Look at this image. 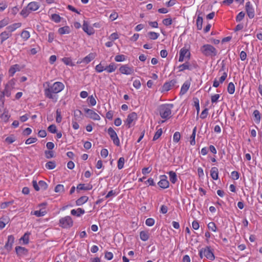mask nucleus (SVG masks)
Returning <instances> with one entry per match:
<instances>
[{"mask_svg":"<svg viewBox=\"0 0 262 262\" xmlns=\"http://www.w3.org/2000/svg\"><path fill=\"white\" fill-rule=\"evenodd\" d=\"M15 251L19 256L26 255L28 254V250L25 247L17 246L15 247Z\"/></svg>","mask_w":262,"mask_h":262,"instance_id":"2eb2a0df","label":"nucleus"},{"mask_svg":"<svg viewBox=\"0 0 262 262\" xmlns=\"http://www.w3.org/2000/svg\"><path fill=\"white\" fill-rule=\"evenodd\" d=\"M253 115L254 117V121L256 123H259L260 121V115L258 110H255L253 112Z\"/></svg>","mask_w":262,"mask_h":262,"instance_id":"bb28decb","label":"nucleus"},{"mask_svg":"<svg viewBox=\"0 0 262 262\" xmlns=\"http://www.w3.org/2000/svg\"><path fill=\"white\" fill-rule=\"evenodd\" d=\"M14 241V237L12 235H9L8 237V241L6 243L4 248L9 252L11 249L13 245V244Z\"/></svg>","mask_w":262,"mask_h":262,"instance_id":"4468645a","label":"nucleus"},{"mask_svg":"<svg viewBox=\"0 0 262 262\" xmlns=\"http://www.w3.org/2000/svg\"><path fill=\"white\" fill-rule=\"evenodd\" d=\"M245 13L243 11L239 12L236 17V21L237 22L241 21L245 16Z\"/></svg>","mask_w":262,"mask_h":262,"instance_id":"5fc2aeb1","label":"nucleus"},{"mask_svg":"<svg viewBox=\"0 0 262 262\" xmlns=\"http://www.w3.org/2000/svg\"><path fill=\"white\" fill-rule=\"evenodd\" d=\"M204 255L208 259L212 260L214 259V255L211 251L210 247H207L206 248L203 249Z\"/></svg>","mask_w":262,"mask_h":262,"instance_id":"ddd939ff","label":"nucleus"},{"mask_svg":"<svg viewBox=\"0 0 262 262\" xmlns=\"http://www.w3.org/2000/svg\"><path fill=\"white\" fill-rule=\"evenodd\" d=\"M17 71H19V66L15 64L10 69L9 72L11 76H13Z\"/></svg>","mask_w":262,"mask_h":262,"instance_id":"c9c22d12","label":"nucleus"},{"mask_svg":"<svg viewBox=\"0 0 262 262\" xmlns=\"http://www.w3.org/2000/svg\"><path fill=\"white\" fill-rule=\"evenodd\" d=\"M107 133L110 135L111 139L113 140L114 144L117 146H119L120 145V140L114 129L111 127H109L107 130Z\"/></svg>","mask_w":262,"mask_h":262,"instance_id":"20e7f679","label":"nucleus"},{"mask_svg":"<svg viewBox=\"0 0 262 262\" xmlns=\"http://www.w3.org/2000/svg\"><path fill=\"white\" fill-rule=\"evenodd\" d=\"M56 167L55 162L54 161H49L46 164V167L48 169H53Z\"/></svg>","mask_w":262,"mask_h":262,"instance_id":"e433bc0d","label":"nucleus"},{"mask_svg":"<svg viewBox=\"0 0 262 262\" xmlns=\"http://www.w3.org/2000/svg\"><path fill=\"white\" fill-rule=\"evenodd\" d=\"M62 117L61 116V112L59 109H57L56 111V121L57 123H60L61 122Z\"/></svg>","mask_w":262,"mask_h":262,"instance_id":"3c124183","label":"nucleus"},{"mask_svg":"<svg viewBox=\"0 0 262 262\" xmlns=\"http://www.w3.org/2000/svg\"><path fill=\"white\" fill-rule=\"evenodd\" d=\"M148 35L151 39L155 40L158 38L159 34L154 32H149Z\"/></svg>","mask_w":262,"mask_h":262,"instance_id":"ea45409f","label":"nucleus"},{"mask_svg":"<svg viewBox=\"0 0 262 262\" xmlns=\"http://www.w3.org/2000/svg\"><path fill=\"white\" fill-rule=\"evenodd\" d=\"M70 32V28L68 26H65L59 28L58 33L60 34H68Z\"/></svg>","mask_w":262,"mask_h":262,"instance_id":"c85d7f7f","label":"nucleus"},{"mask_svg":"<svg viewBox=\"0 0 262 262\" xmlns=\"http://www.w3.org/2000/svg\"><path fill=\"white\" fill-rule=\"evenodd\" d=\"M9 23L8 18H6L0 21V28L7 26Z\"/></svg>","mask_w":262,"mask_h":262,"instance_id":"8fccbe9b","label":"nucleus"},{"mask_svg":"<svg viewBox=\"0 0 262 262\" xmlns=\"http://www.w3.org/2000/svg\"><path fill=\"white\" fill-rule=\"evenodd\" d=\"M227 91L230 94H233L235 92V86L233 82H230L227 87Z\"/></svg>","mask_w":262,"mask_h":262,"instance_id":"72a5a7b5","label":"nucleus"},{"mask_svg":"<svg viewBox=\"0 0 262 262\" xmlns=\"http://www.w3.org/2000/svg\"><path fill=\"white\" fill-rule=\"evenodd\" d=\"M10 116L9 115L8 111L5 110L4 113L1 115V118L4 122H6L8 121Z\"/></svg>","mask_w":262,"mask_h":262,"instance_id":"cd10ccee","label":"nucleus"},{"mask_svg":"<svg viewBox=\"0 0 262 262\" xmlns=\"http://www.w3.org/2000/svg\"><path fill=\"white\" fill-rule=\"evenodd\" d=\"M62 61L64 62L66 65L72 66V60L70 58L68 57H64L62 59Z\"/></svg>","mask_w":262,"mask_h":262,"instance_id":"4d7b16f0","label":"nucleus"},{"mask_svg":"<svg viewBox=\"0 0 262 262\" xmlns=\"http://www.w3.org/2000/svg\"><path fill=\"white\" fill-rule=\"evenodd\" d=\"M59 223L62 227L70 228L72 226L73 222L71 216H67L61 218L59 220Z\"/></svg>","mask_w":262,"mask_h":262,"instance_id":"39448f33","label":"nucleus"},{"mask_svg":"<svg viewBox=\"0 0 262 262\" xmlns=\"http://www.w3.org/2000/svg\"><path fill=\"white\" fill-rule=\"evenodd\" d=\"M88 100H89L90 104H91V105L94 106L96 105V101L93 96H91L89 97Z\"/></svg>","mask_w":262,"mask_h":262,"instance_id":"338daca9","label":"nucleus"},{"mask_svg":"<svg viewBox=\"0 0 262 262\" xmlns=\"http://www.w3.org/2000/svg\"><path fill=\"white\" fill-rule=\"evenodd\" d=\"M178 68H179V71H183L185 70H190V65L187 62L180 65Z\"/></svg>","mask_w":262,"mask_h":262,"instance_id":"2f4dec72","label":"nucleus"},{"mask_svg":"<svg viewBox=\"0 0 262 262\" xmlns=\"http://www.w3.org/2000/svg\"><path fill=\"white\" fill-rule=\"evenodd\" d=\"M48 130L51 133H56V131H57V129H56V126L54 124H52V125H50L48 128Z\"/></svg>","mask_w":262,"mask_h":262,"instance_id":"6e6d98bb","label":"nucleus"},{"mask_svg":"<svg viewBox=\"0 0 262 262\" xmlns=\"http://www.w3.org/2000/svg\"><path fill=\"white\" fill-rule=\"evenodd\" d=\"M162 133V130L161 128L158 129V130L156 132V133H155V134L154 136V138L152 139L153 141H156L158 139H159V138H160V137L161 136Z\"/></svg>","mask_w":262,"mask_h":262,"instance_id":"a18cd8bd","label":"nucleus"},{"mask_svg":"<svg viewBox=\"0 0 262 262\" xmlns=\"http://www.w3.org/2000/svg\"><path fill=\"white\" fill-rule=\"evenodd\" d=\"M45 211H42L41 210H36L33 212V214L38 217L42 216L45 215Z\"/></svg>","mask_w":262,"mask_h":262,"instance_id":"bf43d9fd","label":"nucleus"},{"mask_svg":"<svg viewBox=\"0 0 262 262\" xmlns=\"http://www.w3.org/2000/svg\"><path fill=\"white\" fill-rule=\"evenodd\" d=\"M37 139L36 138H29L26 140L25 143L26 144H30L31 143H34L37 141Z\"/></svg>","mask_w":262,"mask_h":262,"instance_id":"13d9d810","label":"nucleus"},{"mask_svg":"<svg viewBox=\"0 0 262 262\" xmlns=\"http://www.w3.org/2000/svg\"><path fill=\"white\" fill-rule=\"evenodd\" d=\"M190 83L189 81H185L181 87L180 94L182 95L185 94L188 90Z\"/></svg>","mask_w":262,"mask_h":262,"instance_id":"aec40b11","label":"nucleus"},{"mask_svg":"<svg viewBox=\"0 0 262 262\" xmlns=\"http://www.w3.org/2000/svg\"><path fill=\"white\" fill-rule=\"evenodd\" d=\"M137 119V115L135 112H132L128 114L125 123L128 128L131 127L132 123Z\"/></svg>","mask_w":262,"mask_h":262,"instance_id":"423d86ee","label":"nucleus"},{"mask_svg":"<svg viewBox=\"0 0 262 262\" xmlns=\"http://www.w3.org/2000/svg\"><path fill=\"white\" fill-rule=\"evenodd\" d=\"M30 12L31 11L29 9H28V6H27L26 7L23 8V9L21 11L20 14L24 17H26Z\"/></svg>","mask_w":262,"mask_h":262,"instance_id":"4c0bfd02","label":"nucleus"},{"mask_svg":"<svg viewBox=\"0 0 262 262\" xmlns=\"http://www.w3.org/2000/svg\"><path fill=\"white\" fill-rule=\"evenodd\" d=\"M170 182L174 184L177 181V176L175 172L170 171L168 172Z\"/></svg>","mask_w":262,"mask_h":262,"instance_id":"393cba45","label":"nucleus"},{"mask_svg":"<svg viewBox=\"0 0 262 262\" xmlns=\"http://www.w3.org/2000/svg\"><path fill=\"white\" fill-rule=\"evenodd\" d=\"M140 237L143 241H146L149 237V233L147 231H142L140 233Z\"/></svg>","mask_w":262,"mask_h":262,"instance_id":"b1692460","label":"nucleus"},{"mask_svg":"<svg viewBox=\"0 0 262 262\" xmlns=\"http://www.w3.org/2000/svg\"><path fill=\"white\" fill-rule=\"evenodd\" d=\"M76 188H77V191L81 190H90V189H91V188H89L88 187H85V185L84 184H78V186H77Z\"/></svg>","mask_w":262,"mask_h":262,"instance_id":"de8ad7c7","label":"nucleus"},{"mask_svg":"<svg viewBox=\"0 0 262 262\" xmlns=\"http://www.w3.org/2000/svg\"><path fill=\"white\" fill-rule=\"evenodd\" d=\"M203 25V18L200 16H198L196 19V27L197 29L199 30H201L202 28Z\"/></svg>","mask_w":262,"mask_h":262,"instance_id":"473e14b6","label":"nucleus"},{"mask_svg":"<svg viewBox=\"0 0 262 262\" xmlns=\"http://www.w3.org/2000/svg\"><path fill=\"white\" fill-rule=\"evenodd\" d=\"M196 132V127L195 126L193 129L192 134L190 137L191 140H190V143L191 145H194L195 144V138Z\"/></svg>","mask_w":262,"mask_h":262,"instance_id":"c756f323","label":"nucleus"},{"mask_svg":"<svg viewBox=\"0 0 262 262\" xmlns=\"http://www.w3.org/2000/svg\"><path fill=\"white\" fill-rule=\"evenodd\" d=\"M173 107V105L172 104H164L160 105L158 110L161 117L165 119L170 118L172 116L171 110Z\"/></svg>","mask_w":262,"mask_h":262,"instance_id":"f03ea898","label":"nucleus"},{"mask_svg":"<svg viewBox=\"0 0 262 262\" xmlns=\"http://www.w3.org/2000/svg\"><path fill=\"white\" fill-rule=\"evenodd\" d=\"M13 202H14L13 201H10L2 203L1 205V208L2 209H5L7 207H8V206H9L10 205H12L13 203Z\"/></svg>","mask_w":262,"mask_h":262,"instance_id":"49530a36","label":"nucleus"},{"mask_svg":"<svg viewBox=\"0 0 262 262\" xmlns=\"http://www.w3.org/2000/svg\"><path fill=\"white\" fill-rule=\"evenodd\" d=\"M180 138H181V135H180V133L178 132H176L174 134L173 136V141L176 143H178L180 141Z\"/></svg>","mask_w":262,"mask_h":262,"instance_id":"09e8293b","label":"nucleus"},{"mask_svg":"<svg viewBox=\"0 0 262 262\" xmlns=\"http://www.w3.org/2000/svg\"><path fill=\"white\" fill-rule=\"evenodd\" d=\"M85 213L84 209L78 208L77 210L73 209L71 211V213L73 215L76 216H80L81 214H83Z\"/></svg>","mask_w":262,"mask_h":262,"instance_id":"4be33fe9","label":"nucleus"},{"mask_svg":"<svg viewBox=\"0 0 262 262\" xmlns=\"http://www.w3.org/2000/svg\"><path fill=\"white\" fill-rule=\"evenodd\" d=\"M115 59L117 62L123 61L125 60V56L123 55H118L115 56Z\"/></svg>","mask_w":262,"mask_h":262,"instance_id":"0e129e2a","label":"nucleus"},{"mask_svg":"<svg viewBox=\"0 0 262 262\" xmlns=\"http://www.w3.org/2000/svg\"><path fill=\"white\" fill-rule=\"evenodd\" d=\"M46 157L48 159L52 158L54 157V153L53 151L51 150H46L45 151Z\"/></svg>","mask_w":262,"mask_h":262,"instance_id":"69168bd1","label":"nucleus"},{"mask_svg":"<svg viewBox=\"0 0 262 262\" xmlns=\"http://www.w3.org/2000/svg\"><path fill=\"white\" fill-rule=\"evenodd\" d=\"M28 9H29L31 12L37 10L39 8V5L38 2H32L28 4L27 5Z\"/></svg>","mask_w":262,"mask_h":262,"instance_id":"f3484780","label":"nucleus"},{"mask_svg":"<svg viewBox=\"0 0 262 262\" xmlns=\"http://www.w3.org/2000/svg\"><path fill=\"white\" fill-rule=\"evenodd\" d=\"M94 56L93 54H90L86 57H85L82 60V62L84 63H88L91 62L94 59Z\"/></svg>","mask_w":262,"mask_h":262,"instance_id":"7c9ffc66","label":"nucleus"},{"mask_svg":"<svg viewBox=\"0 0 262 262\" xmlns=\"http://www.w3.org/2000/svg\"><path fill=\"white\" fill-rule=\"evenodd\" d=\"M245 8L249 17L250 18H253L254 17L255 12L254 8L250 2H248L246 3Z\"/></svg>","mask_w":262,"mask_h":262,"instance_id":"0eeeda50","label":"nucleus"},{"mask_svg":"<svg viewBox=\"0 0 262 262\" xmlns=\"http://www.w3.org/2000/svg\"><path fill=\"white\" fill-rule=\"evenodd\" d=\"M95 70L97 72L101 73L105 70V68H104L101 63H99L96 66Z\"/></svg>","mask_w":262,"mask_h":262,"instance_id":"052dcab7","label":"nucleus"},{"mask_svg":"<svg viewBox=\"0 0 262 262\" xmlns=\"http://www.w3.org/2000/svg\"><path fill=\"white\" fill-rule=\"evenodd\" d=\"M231 178L234 180L238 179L239 177V173L236 171H233L231 172Z\"/></svg>","mask_w":262,"mask_h":262,"instance_id":"e2e57ef3","label":"nucleus"},{"mask_svg":"<svg viewBox=\"0 0 262 262\" xmlns=\"http://www.w3.org/2000/svg\"><path fill=\"white\" fill-rule=\"evenodd\" d=\"M161 180L158 182L159 186L162 188H167L169 187V182L167 180V177L165 175H162L160 177Z\"/></svg>","mask_w":262,"mask_h":262,"instance_id":"f8f14e48","label":"nucleus"},{"mask_svg":"<svg viewBox=\"0 0 262 262\" xmlns=\"http://www.w3.org/2000/svg\"><path fill=\"white\" fill-rule=\"evenodd\" d=\"M177 83V80L176 79H172L169 82H165L163 86V91H168L174 86Z\"/></svg>","mask_w":262,"mask_h":262,"instance_id":"9b49d317","label":"nucleus"},{"mask_svg":"<svg viewBox=\"0 0 262 262\" xmlns=\"http://www.w3.org/2000/svg\"><path fill=\"white\" fill-rule=\"evenodd\" d=\"M117 67L114 63H111L109 66L105 68V71H106L108 73H112L115 71Z\"/></svg>","mask_w":262,"mask_h":262,"instance_id":"a878e982","label":"nucleus"},{"mask_svg":"<svg viewBox=\"0 0 262 262\" xmlns=\"http://www.w3.org/2000/svg\"><path fill=\"white\" fill-rule=\"evenodd\" d=\"M64 84L60 82H56L49 88L45 89V95L50 99H53V94H56L61 92L64 89Z\"/></svg>","mask_w":262,"mask_h":262,"instance_id":"f257e3e1","label":"nucleus"},{"mask_svg":"<svg viewBox=\"0 0 262 262\" xmlns=\"http://www.w3.org/2000/svg\"><path fill=\"white\" fill-rule=\"evenodd\" d=\"M163 23L165 26H169L172 24V19L171 18H167L163 20Z\"/></svg>","mask_w":262,"mask_h":262,"instance_id":"774afa93","label":"nucleus"},{"mask_svg":"<svg viewBox=\"0 0 262 262\" xmlns=\"http://www.w3.org/2000/svg\"><path fill=\"white\" fill-rule=\"evenodd\" d=\"M21 24L20 23H17L13 24L6 28V30L8 32L11 33L12 32L14 31L17 28H19L21 27Z\"/></svg>","mask_w":262,"mask_h":262,"instance_id":"dca6fc26","label":"nucleus"},{"mask_svg":"<svg viewBox=\"0 0 262 262\" xmlns=\"http://www.w3.org/2000/svg\"><path fill=\"white\" fill-rule=\"evenodd\" d=\"M51 19L55 23H59L61 20V17L57 14H53L51 15Z\"/></svg>","mask_w":262,"mask_h":262,"instance_id":"37998d69","label":"nucleus"},{"mask_svg":"<svg viewBox=\"0 0 262 262\" xmlns=\"http://www.w3.org/2000/svg\"><path fill=\"white\" fill-rule=\"evenodd\" d=\"M119 71L122 74L125 75H130L134 73L133 68L129 67L127 64L121 66Z\"/></svg>","mask_w":262,"mask_h":262,"instance_id":"6e6552de","label":"nucleus"},{"mask_svg":"<svg viewBox=\"0 0 262 262\" xmlns=\"http://www.w3.org/2000/svg\"><path fill=\"white\" fill-rule=\"evenodd\" d=\"M30 233L26 232L24 234L23 237H21L20 240H23L25 244H27L29 243V236Z\"/></svg>","mask_w":262,"mask_h":262,"instance_id":"a19ab883","label":"nucleus"},{"mask_svg":"<svg viewBox=\"0 0 262 262\" xmlns=\"http://www.w3.org/2000/svg\"><path fill=\"white\" fill-rule=\"evenodd\" d=\"M155 220L152 218H148L145 221V224L148 226H152L154 225Z\"/></svg>","mask_w":262,"mask_h":262,"instance_id":"680f3d73","label":"nucleus"},{"mask_svg":"<svg viewBox=\"0 0 262 262\" xmlns=\"http://www.w3.org/2000/svg\"><path fill=\"white\" fill-rule=\"evenodd\" d=\"M208 228L209 230L213 232H215L216 231V227L214 223L210 222L208 224Z\"/></svg>","mask_w":262,"mask_h":262,"instance_id":"864d4df0","label":"nucleus"},{"mask_svg":"<svg viewBox=\"0 0 262 262\" xmlns=\"http://www.w3.org/2000/svg\"><path fill=\"white\" fill-rule=\"evenodd\" d=\"M210 176L211 178L214 180H216L218 179L219 170L217 167H213L211 168L210 170Z\"/></svg>","mask_w":262,"mask_h":262,"instance_id":"6ab92c4d","label":"nucleus"},{"mask_svg":"<svg viewBox=\"0 0 262 262\" xmlns=\"http://www.w3.org/2000/svg\"><path fill=\"white\" fill-rule=\"evenodd\" d=\"M38 185L40 189L42 190H46L47 189L48 185L43 181H39L38 182Z\"/></svg>","mask_w":262,"mask_h":262,"instance_id":"c03bdc74","label":"nucleus"},{"mask_svg":"<svg viewBox=\"0 0 262 262\" xmlns=\"http://www.w3.org/2000/svg\"><path fill=\"white\" fill-rule=\"evenodd\" d=\"M12 35V34L10 32H8L7 31H5L3 32H2L0 34V38L1 39V43L2 44L4 41H5L6 40H7L8 38H9L10 37H11Z\"/></svg>","mask_w":262,"mask_h":262,"instance_id":"a211bd4d","label":"nucleus"},{"mask_svg":"<svg viewBox=\"0 0 262 262\" xmlns=\"http://www.w3.org/2000/svg\"><path fill=\"white\" fill-rule=\"evenodd\" d=\"M194 106L195 107L197 111V115H198L200 112V105H199V100L198 98H195L194 99Z\"/></svg>","mask_w":262,"mask_h":262,"instance_id":"603ef678","label":"nucleus"},{"mask_svg":"<svg viewBox=\"0 0 262 262\" xmlns=\"http://www.w3.org/2000/svg\"><path fill=\"white\" fill-rule=\"evenodd\" d=\"M20 36L25 40H27L30 36V33L28 31L26 30L22 31Z\"/></svg>","mask_w":262,"mask_h":262,"instance_id":"58836bf2","label":"nucleus"},{"mask_svg":"<svg viewBox=\"0 0 262 262\" xmlns=\"http://www.w3.org/2000/svg\"><path fill=\"white\" fill-rule=\"evenodd\" d=\"M55 191L57 193H62L64 192V188L63 185L58 184L57 185L54 189Z\"/></svg>","mask_w":262,"mask_h":262,"instance_id":"f704fd0d","label":"nucleus"},{"mask_svg":"<svg viewBox=\"0 0 262 262\" xmlns=\"http://www.w3.org/2000/svg\"><path fill=\"white\" fill-rule=\"evenodd\" d=\"M180 55L185 57L188 60L190 58V53L188 49L186 48L185 47H183L180 51Z\"/></svg>","mask_w":262,"mask_h":262,"instance_id":"412c9836","label":"nucleus"},{"mask_svg":"<svg viewBox=\"0 0 262 262\" xmlns=\"http://www.w3.org/2000/svg\"><path fill=\"white\" fill-rule=\"evenodd\" d=\"M202 53L206 56H215L217 55V50L210 45H204L201 48Z\"/></svg>","mask_w":262,"mask_h":262,"instance_id":"7ed1b4c3","label":"nucleus"},{"mask_svg":"<svg viewBox=\"0 0 262 262\" xmlns=\"http://www.w3.org/2000/svg\"><path fill=\"white\" fill-rule=\"evenodd\" d=\"M84 112L87 114V117L94 120H99L100 119V116L94 111L89 108H84Z\"/></svg>","mask_w":262,"mask_h":262,"instance_id":"9d476101","label":"nucleus"},{"mask_svg":"<svg viewBox=\"0 0 262 262\" xmlns=\"http://www.w3.org/2000/svg\"><path fill=\"white\" fill-rule=\"evenodd\" d=\"M88 197L86 196H82L79 198L76 201V204L77 206H81L83 205L84 203L86 202L88 200Z\"/></svg>","mask_w":262,"mask_h":262,"instance_id":"5701e85b","label":"nucleus"},{"mask_svg":"<svg viewBox=\"0 0 262 262\" xmlns=\"http://www.w3.org/2000/svg\"><path fill=\"white\" fill-rule=\"evenodd\" d=\"M82 29L83 31L89 35H93L95 33V30L93 28L89 26L88 21L85 20L83 21Z\"/></svg>","mask_w":262,"mask_h":262,"instance_id":"1a4fd4ad","label":"nucleus"},{"mask_svg":"<svg viewBox=\"0 0 262 262\" xmlns=\"http://www.w3.org/2000/svg\"><path fill=\"white\" fill-rule=\"evenodd\" d=\"M124 164V158L123 157H121L119 159L118 161V168L119 169H121L123 168Z\"/></svg>","mask_w":262,"mask_h":262,"instance_id":"79ce46f5","label":"nucleus"}]
</instances>
